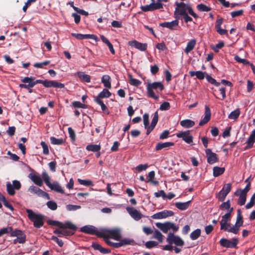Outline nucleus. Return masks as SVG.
I'll return each instance as SVG.
<instances>
[{
  "label": "nucleus",
  "mask_w": 255,
  "mask_h": 255,
  "mask_svg": "<svg viewBox=\"0 0 255 255\" xmlns=\"http://www.w3.org/2000/svg\"><path fill=\"white\" fill-rule=\"evenodd\" d=\"M175 8L174 15L176 19H180L181 16H183L186 14H189L193 17L197 18L198 16L194 12L191 5L189 3H185L183 2H176Z\"/></svg>",
  "instance_id": "obj_1"
},
{
  "label": "nucleus",
  "mask_w": 255,
  "mask_h": 255,
  "mask_svg": "<svg viewBox=\"0 0 255 255\" xmlns=\"http://www.w3.org/2000/svg\"><path fill=\"white\" fill-rule=\"evenodd\" d=\"M26 212L28 214L29 219L33 222L35 227L39 228L43 225L44 216L42 215L35 213L30 209H26Z\"/></svg>",
  "instance_id": "obj_2"
},
{
  "label": "nucleus",
  "mask_w": 255,
  "mask_h": 255,
  "mask_svg": "<svg viewBox=\"0 0 255 255\" xmlns=\"http://www.w3.org/2000/svg\"><path fill=\"white\" fill-rule=\"evenodd\" d=\"M101 232L100 237L102 238H111L117 241H120L121 238L120 231L118 229L101 228Z\"/></svg>",
  "instance_id": "obj_3"
},
{
  "label": "nucleus",
  "mask_w": 255,
  "mask_h": 255,
  "mask_svg": "<svg viewBox=\"0 0 255 255\" xmlns=\"http://www.w3.org/2000/svg\"><path fill=\"white\" fill-rule=\"evenodd\" d=\"M164 89V86L161 82H155L152 83H148L147 85V93L149 97L155 100H158L159 97L155 95L153 90L159 89L161 91Z\"/></svg>",
  "instance_id": "obj_4"
},
{
  "label": "nucleus",
  "mask_w": 255,
  "mask_h": 255,
  "mask_svg": "<svg viewBox=\"0 0 255 255\" xmlns=\"http://www.w3.org/2000/svg\"><path fill=\"white\" fill-rule=\"evenodd\" d=\"M155 225L157 228L159 229L164 233H167L170 230H172L173 232H176L179 229V227L175 223L170 222H166L163 223L158 222L156 223Z\"/></svg>",
  "instance_id": "obj_5"
},
{
  "label": "nucleus",
  "mask_w": 255,
  "mask_h": 255,
  "mask_svg": "<svg viewBox=\"0 0 255 255\" xmlns=\"http://www.w3.org/2000/svg\"><path fill=\"white\" fill-rule=\"evenodd\" d=\"M21 184L20 182L17 180L12 181V183L9 182H7L6 183V188L7 193L10 195L13 196L15 194V190H18L21 188Z\"/></svg>",
  "instance_id": "obj_6"
},
{
  "label": "nucleus",
  "mask_w": 255,
  "mask_h": 255,
  "mask_svg": "<svg viewBox=\"0 0 255 255\" xmlns=\"http://www.w3.org/2000/svg\"><path fill=\"white\" fill-rule=\"evenodd\" d=\"M48 224L52 226H57L59 228L76 229V226L69 221L62 223L55 220H49L48 221Z\"/></svg>",
  "instance_id": "obj_7"
},
{
  "label": "nucleus",
  "mask_w": 255,
  "mask_h": 255,
  "mask_svg": "<svg viewBox=\"0 0 255 255\" xmlns=\"http://www.w3.org/2000/svg\"><path fill=\"white\" fill-rule=\"evenodd\" d=\"M166 241L169 244H175L178 246H183L184 244V241L179 236L174 235L173 233H169L167 236Z\"/></svg>",
  "instance_id": "obj_8"
},
{
  "label": "nucleus",
  "mask_w": 255,
  "mask_h": 255,
  "mask_svg": "<svg viewBox=\"0 0 255 255\" xmlns=\"http://www.w3.org/2000/svg\"><path fill=\"white\" fill-rule=\"evenodd\" d=\"M81 231L89 234L96 235L99 237H100L101 232V228L97 229L92 225H86L82 227L81 228Z\"/></svg>",
  "instance_id": "obj_9"
},
{
  "label": "nucleus",
  "mask_w": 255,
  "mask_h": 255,
  "mask_svg": "<svg viewBox=\"0 0 255 255\" xmlns=\"http://www.w3.org/2000/svg\"><path fill=\"white\" fill-rule=\"evenodd\" d=\"M176 135L178 138H181L187 143L190 144L193 142V137L189 130L180 131L177 133Z\"/></svg>",
  "instance_id": "obj_10"
},
{
  "label": "nucleus",
  "mask_w": 255,
  "mask_h": 255,
  "mask_svg": "<svg viewBox=\"0 0 255 255\" xmlns=\"http://www.w3.org/2000/svg\"><path fill=\"white\" fill-rule=\"evenodd\" d=\"M220 243L224 247L233 248L236 247L238 243V240L237 238H233L232 240L222 238L220 240Z\"/></svg>",
  "instance_id": "obj_11"
},
{
  "label": "nucleus",
  "mask_w": 255,
  "mask_h": 255,
  "mask_svg": "<svg viewBox=\"0 0 255 255\" xmlns=\"http://www.w3.org/2000/svg\"><path fill=\"white\" fill-rule=\"evenodd\" d=\"M28 191L31 193L36 194L38 196L42 197L48 200L50 199L49 194L37 187L31 186L28 188Z\"/></svg>",
  "instance_id": "obj_12"
},
{
  "label": "nucleus",
  "mask_w": 255,
  "mask_h": 255,
  "mask_svg": "<svg viewBox=\"0 0 255 255\" xmlns=\"http://www.w3.org/2000/svg\"><path fill=\"white\" fill-rule=\"evenodd\" d=\"M174 214V212L172 211L164 210L153 214L151 218L153 219H161L172 216Z\"/></svg>",
  "instance_id": "obj_13"
},
{
  "label": "nucleus",
  "mask_w": 255,
  "mask_h": 255,
  "mask_svg": "<svg viewBox=\"0 0 255 255\" xmlns=\"http://www.w3.org/2000/svg\"><path fill=\"white\" fill-rule=\"evenodd\" d=\"M34 80L33 77H26L21 79V82L25 84H20L19 87L20 88L29 89L34 86V83H32V80Z\"/></svg>",
  "instance_id": "obj_14"
},
{
  "label": "nucleus",
  "mask_w": 255,
  "mask_h": 255,
  "mask_svg": "<svg viewBox=\"0 0 255 255\" xmlns=\"http://www.w3.org/2000/svg\"><path fill=\"white\" fill-rule=\"evenodd\" d=\"M233 211V208H231L229 212L222 216V220L220 221L221 230H224L227 227H230V224H228L227 222L231 217Z\"/></svg>",
  "instance_id": "obj_15"
},
{
  "label": "nucleus",
  "mask_w": 255,
  "mask_h": 255,
  "mask_svg": "<svg viewBox=\"0 0 255 255\" xmlns=\"http://www.w3.org/2000/svg\"><path fill=\"white\" fill-rule=\"evenodd\" d=\"M76 229H69L59 228L57 229L54 231V233L57 234L59 237L69 236L73 235Z\"/></svg>",
  "instance_id": "obj_16"
},
{
  "label": "nucleus",
  "mask_w": 255,
  "mask_h": 255,
  "mask_svg": "<svg viewBox=\"0 0 255 255\" xmlns=\"http://www.w3.org/2000/svg\"><path fill=\"white\" fill-rule=\"evenodd\" d=\"M128 45L133 47L141 51H145L147 48V44L146 43H140L135 40L129 41L128 42Z\"/></svg>",
  "instance_id": "obj_17"
},
{
  "label": "nucleus",
  "mask_w": 255,
  "mask_h": 255,
  "mask_svg": "<svg viewBox=\"0 0 255 255\" xmlns=\"http://www.w3.org/2000/svg\"><path fill=\"white\" fill-rule=\"evenodd\" d=\"M207 161L210 164H213L218 161L217 155L212 151L210 148L205 150Z\"/></svg>",
  "instance_id": "obj_18"
},
{
  "label": "nucleus",
  "mask_w": 255,
  "mask_h": 255,
  "mask_svg": "<svg viewBox=\"0 0 255 255\" xmlns=\"http://www.w3.org/2000/svg\"><path fill=\"white\" fill-rule=\"evenodd\" d=\"M126 209L130 216L136 221L139 220L142 217V214L133 207H128Z\"/></svg>",
  "instance_id": "obj_19"
},
{
  "label": "nucleus",
  "mask_w": 255,
  "mask_h": 255,
  "mask_svg": "<svg viewBox=\"0 0 255 255\" xmlns=\"http://www.w3.org/2000/svg\"><path fill=\"white\" fill-rule=\"evenodd\" d=\"M178 19H176L171 22H164L160 23L159 25L162 27H166L170 30H175L178 26Z\"/></svg>",
  "instance_id": "obj_20"
},
{
  "label": "nucleus",
  "mask_w": 255,
  "mask_h": 255,
  "mask_svg": "<svg viewBox=\"0 0 255 255\" xmlns=\"http://www.w3.org/2000/svg\"><path fill=\"white\" fill-rule=\"evenodd\" d=\"M211 111L209 107L207 106H206L204 117L200 121L199 123V125L202 126L207 124L211 119Z\"/></svg>",
  "instance_id": "obj_21"
},
{
  "label": "nucleus",
  "mask_w": 255,
  "mask_h": 255,
  "mask_svg": "<svg viewBox=\"0 0 255 255\" xmlns=\"http://www.w3.org/2000/svg\"><path fill=\"white\" fill-rule=\"evenodd\" d=\"M158 120V115L157 112H156L154 114V116L152 118V122H151V125L150 126V127H149V128H148V130L146 131L147 135L149 134L151 132V131L154 129L157 123Z\"/></svg>",
  "instance_id": "obj_22"
},
{
  "label": "nucleus",
  "mask_w": 255,
  "mask_h": 255,
  "mask_svg": "<svg viewBox=\"0 0 255 255\" xmlns=\"http://www.w3.org/2000/svg\"><path fill=\"white\" fill-rule=\"evenodd\" d=\"M235 194L239 196L238 204L240 206L244 205L246 201L247 195L240 192L239 191L235 192Z\"/></svg>",
  "instance_id": "obj_23"
},
{
  "label": "nucleus",
  "mask_w": 255,
  "mask_h": 255,
  "mask_svg": "<svg viewBox=\"0 0 255 255\" xmlns=\"http://www.w3.org/2000/svg\"><path fill=\"white\" fill-rule=\"evenodd\" d=\"M49 186H48V187H49L52 190L62 194L64 193L63 189L57 182H53V183H51Z\"/></svg>",
  "instance_id": "obj_24"
},
{
  "label": "nucleus",
  "mask_w": 255,
  "mask_h": 255,
  "mask_svg": "<svg viewBox=\"0 0 255 255\" xmlns=\"http://www.w3.org/2000/svg\"><path fill=\"white\" fill-rule=\"evenodd\" d=\"M255 142V134L251 133L250 136L248 138L246 143L247 145L245 147V149L247 150L248 149L252 148L254 143Z\"/></svg>",
  "instance_id": "obj_25"
},
{
  "label": "nucleus",
  "mask_w": 255,
  "mask_h": 255,
  "mask_svg": "<svg viewBox=\"0 0 255 255\" xmlns=\"http://www.w3.org/2000/svg\"><path fill=\"white\" fill-rule=\"evenodd\" d=\"M111 96V92L106 89H104L98 95V96L95 99V100H102V98H107Z\"/></svg>",
  "instance_id": "obj_26"
},
{
  "label": "nucleus",
  "mask_w": 255,
  "mask_h": 255,
  "mask_svg": "<svg viewBox=\"0 0 255 255\" xmlns=\"http://www.w3.org/2000/svg\"><path fill=\"white\" fill-rule=\"evenodd\" d=\"M190 203L191 201H188L186 202H178L175 203V205L177 209L183 211L186 210L189 207Z\"/></svg>",
  "instance_id": "obj_27"
},
{
  "label": "nucleus",
  "mask_w": 255,
  "mask_h": 255,
  "mask_svg": "<svg viewBox=\"0 0 255 255\" xmlns=\"http://www.w3.org/2000/svg\"><path fill=\"white\" fill-rule=\"evenodd\" d=\"M174 145L172 142H158L155 146L156 150H159L163 148H166Z\"/></svg>",
  "instance_id": "obj_28"
},
{
  "label": "nucleus",
  "mask_w": 255,
  "mask_h": 255,
  "mask_svg": "<svg viewBox=\"0 0 255 255\" xmlns=\"http://www.w3.org/2000/svg\"><path fill=\"white\" fill-rule=\"evenodd\" d=\"M29 177L37 185L39 186H41L42 185L43 181L40 176L34 174H30Z\"/></svg>",
  "instance_id": "obj_29"
},
{
  "label": "nucleus",
  "mask_w": 255,
  "mask_h": 255,
  "mask_svg": "<svg viewBox=\"0 0 255 255\" xmlns=\"http://www.w3.org/2000/svg\"><path fill=\"white\" fill-rule=\"evenodd\" d=\"M180 124L184 128H190L195 125V122L191 120L186 119L181 121Z\"/></svg>",
  "instance_id": "obj_30"
},
{
  "label": "nucleus",
  "mask_w": 255,
  "mask_h": 255,
  "mask_svg": "<svg viewBox=\"0 0 255 255\" xmlns=\"http://www.w3.org/2000/svg\"><path fill=\"white\" fill-rule=\"evenodd\" d=\"M196 45L195 39H191L187 44L186 47L184 49V51L186 54H188L191 50H192Z\"/></svg>",
  "instance_id": "obj_31"
},
{
  "label": "nucleus",
  "mask_w": 255,
  "mask_h": 255,
  "mask_svg": "<svg viewBox=\"0 0 255 255\" xmlns=\"http://www.w3.org/2000/svg\"><path fill=\"white\" fill-rule=\"evenodd\" d=\"M77 75L78 77L82 80V81L86 82L87 83H89L91 81V77L90 75L88 74H86L83 72H78L77 73Z\"/></svg>",
  "instance_id": "obj_32"
},
{
  "label": "nucleus",
  "mask_w": 255,
  "mask_h": 255,
  "mask_svg": "<svg viewBox=\"0 0 255 255\" xmlns=\"http://www.w3.org/2000/svg\"><path fill=\"white\" fill-rule=\"evenodd\" d=\"M152 239H155L158 241L159 243H162L164 240V236L158 230H155L153 233Z\"/></svg>",
  "instance_id": "obj_33"
},
{
  "label": "nucleus",
  "mask_w": 255,
  "mask_h": 255,
  "mask_svg": "<svg viewBox=\"0 0 255 255\" xmlns=\"http://www.w3.org/2000/svg\"><path fill=\"white\" fill-rule=\"evenodd\" d=\"M110 79V77L108 75H104L101 79V82L104 84V86L109 89L111 88Z\"/></svg>",
  "instance_id": "obj_34"
},
{
  "label": "nucleus",
  "mask_w": 255,
  "mask_h": 255,
  "mask_svg": "<svg viewBox=\"0 0 255 255\" xmlns=\"http://www.w3.org/2000/svg\"><path fill=\"white\" fill-rule=\"evenodd\" d=\"M189 74L191 76H196L200 80H202L205 78V73L201 71H191L189 72Z\"/></svg>",
  "instance_id": "obj_35"
},
{
  "label": "nucleus",
  "mask_w": 255,
  "mask_h": 255,
  "mask_svg": "<svg viewBox=\"0 0 255 255\" xmlns=\"http://www.w3.org/2000/svg\"><path fill=\"white\" fill-rule=\"evenodd\" d=\"M241 112L239 109H237L235 110L232 111L228 116V118L231 120H237L240 115Z\"/></svg>",
  "instance_id": "obj_36"
},
{
  "label": "nucleus",
  "mask_w": 255,
  "mask_h": 255,
  "mask_svg": "<svg viewBox=\"0 0 255 255\" xmlns=\"http://www.w3.org/2000/svg\"><path fill=\"white\" fill-rule=\"evenodd\" d=\"M224 167H220L218 166H215L213 168V176L214 177H217L222 174L225 171Z\"/></svg>",
  "instance_id": "obj_37"
},
{
  "label": "nucleus",
  "mask_w": 255,
  "mask_h": 255,
  "mask_svg": "<svg viewBox=\"0 0 255 255\" xmlns=\"http://www.w3.org/2000/svg\"><path fill=\"white\" fill-rule=\"evenodd\" d=\"M86 149L88 151H92L93 152H98L101 149V146L100 144H89Z\"/></svg>",
  "instance_id": "obj_38"
},
{
  "label": "nucleus",
  "mask_w": 255,
  "mask_h": 255,
  "mask_svg": "<svg viewBox=\"0 0 255 255\" xmlns=\"http://www.w3.org/2000/svg\"><path fill=\"white\" fill-rule=\"evenodd\" d=\"M224 230L234 233V234H237L240 230V228L236 225L232 227L230 224V227H227Z\"/></svg>",
  "instance_id": "obj_39"
},
{
  "label": "nucleus",
  "mask_w": 255,
  "mask_h": 255,
  "mask_svg": "<svg viewBox=\"0 0 255 255\" xmlns=\"http://www.w3.org/2000/svg\"><path fill=\"white\" fill-rule=\"evenodd\" d=\"M201 235L200 229H197L193 231L190 235V237L192 240L197 239Z\"/></svg>",
  "instance_id": "obj_40"
},
{
  "label": "nucleus",
  "mask_w": 255,
  "mask_h": 255,
  "mask_svg": "<svg viewBox=\"0 0 255 255\" xmlns=\"http://www.w3.org/2000/svg\"><path fill=\"white\" fill-rule=\"evenodd\" d=\"M78 181L81 185L86 186H93L94 185L93 182L90 180H83L78 178Z\"/></svg>",
  "instance_id": "obj_41"
},
{
  "label": "nucleus",
  "mask_w": 255,
  "mask_h": 255,
  "mask_svg": "<svg viewBox=\"0 0 255 255\" xmlns=\"http://www.w3.org/2000/svg\"><path fill=\"white\" fill-rule=\"evenodd\" d=\"M243 220L241 216V212L240 210H238V214L235 225L239 228L243 225Z\"/></svg>",
  "instance_id": "obj_42"
},
{
  "label": "nucleus",
  "mask_w": 255,
  "mask_h": 255,
  "mask_svg": "<svg viewBox=\"0 0 255 255\" xmlns=\"http://www.w3.org/2000/svg\"><path fill=\"white\" fill-rule=\"evenodd\" d=\"M128 78L129 79V83L131 85L138 86L141 83L139 80L133 78L131 75H128Z\"/></svg>",
  "instance_id": "obj_43"
},
{
  "label": "nucleus",
  "mask_w": 255,
  "mask_h": 255,
  "mask_svg": "<svg viewBox=\"0 0 255 255\" xmlns=\"http://www.w3.org/2000/svg\"><path fill=\"white\" fill-rule=\"evenodd\" d=\"M0 200L3 202V203L5 207L8 208L11 211H12L13 210V208L12 206L8 202V201H7L6 198L4 197V196L1 194H0Z\"/></svg>",
  "instance_id": "obj_44"
},
{
  "label": "nucleus",
  "mask_w": 255,
  "mask_h": 255,
  "mask_svg": "<svg viewBox=\"0 0 255 255\" xmlns=\"http://www.w3.org/2000/svg\"><path fill=\"white\" fill-rule=\"evenodd\" d=\"M227 195L223 190H221L217 194L216 197L220 201L223 202L225 200Z\"/></svg>",
  "instance_id": "obj_45"
},
{
  "label": "nucleus",
  "mask_w": 255,
  "mask_h": 255,
  "mask_svg": "<svg viewBox=\"0 0 255 255\" xmlns=\"http://www.w3.org/2000/svg\"><path fill=\"white\" fill-rule=\"evenodd\" d=\"M231 204H230V201L229 200H227L226 202L222 203L220 205V208L225 210L229 211V210L231 209L230 208Z\"/></svg>",
  "instance_id": "obj_46"
},
{
  "label": "nucleus",
  "mask_w": 255,
  "mask_h": 255,
  "mask_svg": "<svg viewBox=\"0 0 255 255\" xmlns=\"http://www.w3.org/2000/svg\"><path fill=\"white\" fill-rule=\"evenodd\" d=\"M50 139L51 143L55 145H61L63 142L62 138H56L54 136L51 137Z\"/></svg>",
  "instance_id": "obj_47"
},
{
  "label": "nucleus",
  "mask_w": 255,
  "mask_h": 255,
  "mask_svg": "<svg viewBox=\"0 0 255 255\" xmlns=\"http://www.w3.org/2000/svg\"><path fill=\"white\" fill-rule=\"evenodd\" d=\"M197 8L200 11L208 12L211 10V8L206 5L201 3L197 5Z\"/></svg>",
  "instance_id": "obj_48"
},
{
  "label": "nucleus",
  "mask_w": 255,
  "mask_h": 255,
  "mask_svg": "<svg viewBox=\"0 0 255 255\" xmlns=\"http://www.w3.org/2000/svg\"><path fill=\"white\" fill-rule=\"evenodd\" d=\"M42 177L44 181L45 182L46 185L48 187L50 186L49 185L51 184L50 182V177L48 175V174L46 172H43L42 174Z\"/></svg>",
  "instance_id": "obj_49"
},
{
  "label": "nucleus",
  "mask_w": 255,
  "mask_h": 255,
  "mask_svg": "<svg viewBox=\"0 0 255 255\" xmlns=\"http://www.w3.org/2000/svg\"><path fill=\"white\" fill-rule=\"evenodd\" d=\"M149 115L147 114H144L143 116V124L145 128L146 129V131L148 130L149 126Z\"/></svg>",
  "instance_id": "obj_50"
},
{
  "label": "nucleus",
  "mask_w": 255,
  "mask_h": 255,
  "mask_svg": "<svg viewBox=\"0 0 255 255\" xmlns=\"http://www.w3.org/2000/svg\"><path fill=\"white\" fill-rule=\"evenodd\" d=\"M46 205L51 210H56L57 208L56 203L53 201H49L47 202Z\"/></svg>",
  "instance_id": "obj_51"
},
{
  "label": "nucleus",
  "mask_w": 255,
  "mask_h": 255,
  "mask_svg": "<svg viewBox=\"0 0 255 255\" xmlns=\"http://www.w3.org/2000/svg\"><path fill=\"white\" fill-rule=\"evenodd\" d=\"M91 39L97 41L98 40V38L97 36L94 34H82V39Z\"/></svg>",
  "instance_id": "obj_52"
},
{
  "label": "nucleus",
  "mask_w": 255,
  "mask_h": 255,
  "mask_svg": "<svg viewBox=\"0 0 255 255\" xmlns=\"http://www.w3.org/2000/svg\"><path fill=\"white\" fill-rule=\"evenodd\" d=\"M158 243L156 241H149L145 243V246L147 249H151L153 247H156L158 245Z\"/></svg>",
  "instance_id": "obj_53"
},
{
  "label": "nucleus",
  "mask_w": 255,
  "mask_h": 255,
  "mask_svg": "<svg viewBox=\"0 0 255 255\" xmlns=\"http://www.w3.org/2000/svg\"><path fill=\"white\" fill-rule=\"evenodd\" d=\"M207 80L212 84L214 85L215 86L218 87L220 85V83L218 82L216 80L213 78L211 76L207 75L206 77Z\"/></svg>",
  "instance_id": "obj_54"
},
{
  "label": "nucleus",
  "mask_w": 255,
  "mask_h": 255,
  "mask_svg": "<svg viewBox=\"0 0 255 255\" xmlns=\"http://www.w3.org/2000/svg\"><path fill=\"white\" fill-rule=\"evenodd\" d=\"M255 203V193L252 195L250 201L246 205V208L248 209L251 208Z\"/></svg>",
  "instance_id": "obj_55"
},
{
  "label": "nucleus",
  "mask_w": 255,
  "mask_h": 255,
  "mask_svg": "<svg viewBox=\"0 0 255 255\" xmlns=\"http://www.w3.org/2000/svg\"><path fill=\"white\" fill-rule=\"evenodd\" d=\"M121 242L122 246H126V245H132L134 241L132 239L126 238V239H121Z\"/></svg>",
  "instance_id": "obj_56"
},
{
  "label": "nucleus",
  "mask_w": 255,
  "mask_h": 255,
  "mask_svg": "<svg viewBox=\"0 0 255 255\" xmlns=\"http://www.w3.org/2000/svg\"><path fill=\"white\" fill-rule=\"evenodd\" d=\"M151 1L152 5L153 7V10L163 8V4L161 3L158 2L157 1V2L155 3L154 0H151Z\"/></svg>",
  "instance_id": "obj_57"
},
{
  "label": "nucleus",
  "mask_w": 255,
  "mask_h": 255,
  "mask_svg": "<svg viewBox=\"0 0 255 255\" xmlns=\"http://www.w3.org/2000/svg\"><path fill=\"white\" fill-rule=\"evenodd\" d=\"M170 108V105L169 102H164L160 105L159 109L161 111H166Z\"/></svg>",
  "instance_id": "obj_58"
},
{
  "label": "nucleus",
  "mask_w": 255,
  "mask_h": 255,
  "mask_svg": "<svg viewBox=\"0 0 255 255\" xmlns=\"http://www.w3.org/2000/svg\"><path fill=\"white\" fill-rule=\"evenodd\" d=\"M140 9L144 12H147L149 11H153V7L152 5V3L149 4L141 5L140 6Z\"/></svg>",
  "instance_id": "obj_59"
},
{
  "label": "nucleus",
  "mask_w": 255,
  "mask_h": 255,
  "mask_svg": "<svg viewBox=\"0 0 255 255\" xmlns=\"http://www.w3.org/2000/svg\"><path fill=\"white\" fill-rule=\"evenodd\" d=\"M11 227H7L6 228H3L0 229V237L4 234L10 233V231H11Z\"/></svg>",
  "instance_id": "obj_60"
},
{
  "label": "nucleus",
  "mask_w": 255,
  "mask_h": 255,
  "mask_svg": "<svg viewBox=\"0 0 255 255\" xmlns=\"http://www.w3.org/2000/svg\"><path fill=\"white\" fill-rule=\"evenodd\" d=\"M40 144L43 148V153L47 155L49 154V149L48 146L47 144L44 141H41L40 143Z\"/></svg>",
  "instance_id": "obj_61"
},
{
  "label": "nucleus",
  "mask_w": 255,
  "mask_h": 255,
  "mask_svg": "<svg viewBox=\"0 0 255 255\" xmlns=\"http://www.w3.org/2000/svg\"><path fill=\"white\" fill-rule=\"evenodd\" d=\"M243 12L244 10L243 9H240L231 12V15L232 17H236L243 15Z\"/></svg>",
  "instance_id": "obj_62"
},
{
  "label": "nucleus",
  "mask_w": 255,
  "mask_h": 255,
  "mask_svg": "<svg viewBox=\"0 0 255 255\" xmlns=\"http://www.w3.org/2000/svg\"><path fill=\"white\" fill-rule=\"evenodd\" d=\"M10 233L11 237H17L19 236L20 235H21L22 234H23L22 232L18 229H16L14 231H12V229Z\"/></svg>",
  "instance_id": "obj_63"
},
{
  "label": "nucleus",
  "mask_w": 255,
  "mask_h": 255,
  "mask_svg": "<svg viewBox=\"0 0 255 255\" xmlns=\"http://www.w3.org/2000/svg\"><path fill=\"white\" fill-rule=\"evenodd\" d=\"M81 208V206L79 205H67L66 206V209L68 211H75Z\"/></svg>",
  "instance_id": "obj_64"
}]
</instances>
